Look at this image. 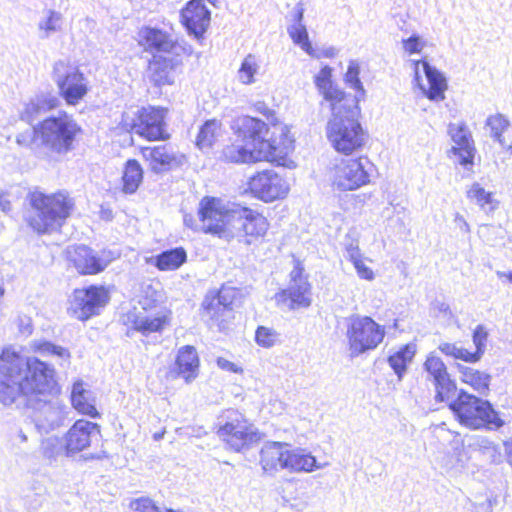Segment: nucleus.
<instances>
[{"label":"nucleus","mask_w":512,"mask_h":512,"mask_svg":"<svg viewBox=\"0 0 512 512\" xmlns=\"http://www.w3.org/2000/svg\"><path fill=\"white\" fill-rule=\"evenodd\" d=\"M100 436L98 424L80 419L66 432L64 440L68 454L74 455L87 449Z\"/></svg>","instance_id":"nucleus-19"},{"label":"nucleus","mask_w":512,"mask_h":512,"mask_svg":"<svg viewBox=\"0 0 512 512\" xmlns=\"http://www.w3.org/2000/svg\"><path fill=\"white\" fill-rule=\"evenodd\" d=\"M457 367L461 374V380L464 383L469 384L481 394L488 391L490 383L489 374L460 364Z\"/></svg>","instance_id":"nucleus-36"},{"label":"nucleus","mask_w":512,"mask_h":512,"mask_svg":"<svg viewBox=\"0 0 512 512\" xmlns=\"http://www.w3.org/2000/svg\"><path fill=\"white\" fill-rule=\"evenodd\" d=\"M164 118V109L149 107L124 113L122 124L147 140H164L168 137L164 131Z\"/></svg>","instance_id":"nucleus-10"},{"label":"nucleus","mask_w":512,"mask_h":512,"mask_svg":"<svg viewBox=\"0 0 512 512\" xmlns=\"http://www.w3.org/2000/svg\"><path fill=\"white\" fill-rule=\"evenodd\" d=\"M186 259L187 254L183 248H174L156 256L155 266L162 271H172L178 269Z\"/></svg>","instance_id":"nucleus-37"},{"label":"nucleus","mask_w":512,"mask_h":512,"mask_svg":"<svg viewBox=\"0 0 512 512\" xmlns=\"http://www.w3.org/2000/svg\"><path fill=\"white\" fill-rule=\"evenodd\" d=\"M223 298H224V297H223L222 293L220 292V293H219V295H218V297H217V301H218V303H219V304H222V299H223Z\"/></svg>","instance_id":"nucleus-64"},{"label":"nucleus","mask_w":512,"mask_h":512,"mask_svg":"<svg viewBox=\"0 0 512 512\" xmlns=\"http://www.w3.org/2000/svg\"><path fill=\"white\" fill-rule=\"evenodd\" d=\"M68 256L76 270L84 275L102 272L113 259L110 251L96 252L85 245L72 247L68 250Z\"/></svg>","instance_id":"nucleus-17"},{"label":"nucleus","mask_w":512,"mask_h":512,"mask_svg":"<svg viewBox=\"0 0 512 512\" xmlns=\"http://www.w3.org/2000/svg\"><path fill=\"white\" fill-rule=\"evenodd\" d=\"M60 103L59 97L52 93L37 94L24 104L20 111V118L27 123H32L42 114L58 108Z\"/></svg>","instance_id":"nucleus-26"},{"label":"nucleus","mask_w":512,"mask_h":512,"mask_svg":"<svg viewBox=\"0 0 512 512\" xmlns=\"http://www.w3.org/2000/svg\"><path fill=\"white\" fill-rule=\"evenodd\" d=\"M501 230V226L496 227L492 225H482L480 227L479 233L486 238V241L490 242L492 245H495V240L491 236L498 235Z\"/></svg>","instance_id":"nucleus-53"},{"label":"nucleus","mask_w":512,"mask_h":512,"mask_svg":"<svg viewBox=\"0 0 512 512\" xmlns=\"http://www.w3.org/2000/svg\"><path fill=\"white\" fill-rule=\"evenodd\" d=\"M343 106L332 110V118L327 124V137L335 150L351 154L364 145L365 136L357 117L359 108L356 100H348Z\"/></svg>","instance_id":"nucleus-3"},{"label":"nucleus","mask_w":512,"mask_h":512,"mask_svg":"<svg viewBox=\"0 0 512 512\" xmlns=\"http://www.w3.org/2000/svg\"><path fill=\"white\" fill-rule=\"evenodd\" d=\"M17 437L19 438L20 442L23 443V442H26L27 441V436L25 435V433L20 430L17 434Z\"/></svg>","instance_id":"nucleus-60"},{"label":"nucleus","mask_w":512,"mask_h":512,"mask_svg":"<svg viewBox=\"0 0 512 512\" xmlns=\"http://www.w3.org/2000/svg\"><path fill=\"white\" fill-rule=\"evenodd\" d=\"M142 180L143 169L139 162L135 159L128 160L125 164L122 176L123 192L126 194L135 193Z\"/></svg>","instance_id":"nucleus-34"},{"label":"nucleus","mask_w":512,"mask_h":512,"mask_svg":"<svg viewBox=\"0 0 512 512\" xmlns=\"http://www.w3.org/2000/svg\"><path fill=\"white\" fill-rule=\"evenodd\" d=\"M128 321L134 330L143 335H149L150 333L161 332L168 325L169 318L163 312L152 314L147 311H139L129 313Z\"/></svg>","instance_id":"nucleus-28"},{"label":"nucleus","mask_w":512,"mask_h":512,"mask_svg":"<svg viewBox=\"0 0 512 512\" xmlns=\"http://www.w3.org/2000/svg\"><path fill=\"white\" fill-rule=\"evenodd\" d=\"M505 450L508 454L512 453V444L505 443Z\"/></svg>","instance_id":"nucleus-63"},{"label":"nucleus","mask_w":512,"mask_h":512,"mask_svg":"<svg viewBox=\"0 0 512 512\" xmlns=\"http://www.w3.org/2000/svg\"><path fill=\"white\" fill-rule=\"evenodd\" d=\"M32 349L34 352H37L42 356H56L65 362H69L70 359V352L68 349L48 341H35L32 344Z\"/></svg>","instance_id":"nucleus-44"},{"label":"nucleus","mask_w":512,"mask_h":512,"mask_svg":"<svg viewBox=\"0 0 512 512\" xmlns=\"http://www.w3.org/2000/svg\"><path fill=\"white\" fill-rule=\"evenodd\" d=\"M16 142L21 146L34 145L35 147H41L39 143H35L33 140V131L31 133H21L16 137Z\"/></svg>","instance_id":"nucleus-56"},{"label":"nucleus","mask_w":512,"mask_h":512,"mask_svg":"<svg viewBox=\"0 0 512 512\" xmlns=\"http://www.w3.org/2000/svg\"><path fill=\"white\" fill-rule=\"evenodd\" d=\"M373 164L366 157L342 159L332 172V185L340 191H352L370 183Z\"/></svg>","instance_id":"nucleus-11"},{"label":"nucleus","mask_w":512,"mask_h":512,"mask_svg":"<svg viewBox=\"0 0 512 512\" xmlns=\"http://www.w3.org/2000/svg\"><path fill=\"white\" fill-rule=\"evenodd\" d=\"M71 402L73 407L82 414L90 417H98L97 409L94 405L92 393L86 390L82 382H76L73 384L71 392Z\"/></svg>","instance_id":"nucleus-31"},{"label":"nucleus","mask_w":512,"mask_h":512,"mask_svg":"<svg viewBox=\"0 0 512 512\" xmlns=\"http://www.w3.org/2000/svg\"><path fill=\"white\" fill-rule=\"evenodd\" d=\"M360 74V66L356 61H350L348 65V69L345 75L346 82L350 85L351 88L356 90L361 96H364L365 90L363 85L359 79Z\"/></svg>","instance_id":"nucleus-47"},{"label":"nucleus","mask_w":512,"mask_h":512,"mask_svg":"<svg viewBox=\"0 0 512 512\" xmlns=\"http://www.w3.org/2000/svg\"><path fill=\"white\" fill-rule=\"evenodd\" d=\"M216 363H217V366L224 371H229V372H233V373H242L243 372V369L240 366L229 361L228 359H226L224 357H218L216 360Z\"/></svg>","instance_id":"nucleus-54"},{"label":"nucleus","mask_w":512,"mask_h":512,"mask_svg":"<svg viewBox=\"0 0 512 512\" xmlns=\"http://www.w3.org/2000/svg\"><path fill=\"white\" fill-rule=\"evenodd\" d=\"M327 465V462L318 463L315 456L302 448L288 449L284 461V469L294 473H310Z\"/></svg>","instance_id":"nucleus-29"},{"label":"nucleus","mask_w":512,"mask_h":512,"mask_svg":"<svg viewBox=\"0 0 512 512\" xmlns=\"http://www.w3.org/2000/svg\"><path fill=\"white\" fill-rule=\"evenodd\" d=\"M275 299L292 310L307 308L311 305L310 284L306 279H300L297 284H291L288 289L277 293Z\"/></svg>","instance_id":"nucleus-27"},{"label":"nucleus","mask_w":512,"mask_h":512,"mask_svg":"<svg viewBox=\"0 0 512 512\" xmlns=\"http://www.w3.org/2000/svg\"><path fill=\"white\" fill-rule=\"evenodd\" d=\"M472 338L476 347V351L472 352V354L475 361L478 362L485 352L488 332L483 325H478L473 332Z\"/></svg>","instance_id":"nucleus-46"},{"label":"nucleus","mask_w":512,"mask_h":512,"mask_svg":"<svg viewBox=\"0 0 512 512\" xmlns=\"http://www.w3.org/2000/svg\"><path fill=\"white\" fill-rule=\"evenodd\" d=\"M232 222V239L246 236L255 238L262 237L269 228V223L262 214L241 206H234Z\"/></svg>","instance_id":"nucleus-16"},{"label":"nucleus","mask_w":512,"mask_h":512,"mask_svg":"<svg viewBox=\"0 0 512 512\" xmlns=\"http://www.w3.org/2000/svg\"><path fill=\"white\" fill-rule=\"evenodd\" d=\"M17 326L22 334L29 335L32 333L31 319L26 315H19L17 317Z\"/></svg>","instance_id":"nucleus-55"},{"label":"nucleus","mask_w":512,"mask_h":512,"mask_svg":"<svg viewBox=\"0 0 512 512\" xmlns=\"http://www.w3.org/2000/svg\"><path fill=\"white\" fill-rule=\"evenodd\" d=\"M177 374L191 382L198 375L199 358L196 349L193 346H184L179 349L176 358Z\"/></svg>","instance_id":"nucleus-30"},{"label":"nucleus","mask_w":512,"mask_h":512,"mask_svg":"<svg viewBox=\"0 0 512 512\" xmlns=\"http://www.w3.org/2000/svg\"><path fill=\"white\" fill-rule=\"evenodd\" d=\"M41 451L45 458L56 460L60 456H70L66 450V442L64 437H48L42 441Z\"/></svg>","instance_id":"nucleus-42"},{"label":"nucleus","mask_w":512,"mask_h":512,"mask_svg":"<svg viewBox=\"0 0 512 512\" xmlns=\"http://www.w3.org/2000/svg\"><path fill=\"white\" fill-rule=\"evenodd\" d=\"M180 61L171 53L162 55L156 54L149 63V78L155 85L161 86L174 82V72Z\"/></svg>","instance_id":"nucleus-24"},{"label":"nucleus","mask_w":512,"mask_h":512,"mask_svg":"<svg viewBox=\"0 0 512 512\" xmlns=\"http://www.w3.org/2000/svg\"><path fill=\"white\" fill-rule=\"evenodd\" d=\"M62 25V15L54 10H48L46 15L39 21L38 29L41 38H48L59 31Z\"/></svg>","instance_id":"nucleus-43"},{"label":"nucleus","mask_w":512,"mask_h":512,"mask_svg":"<svg viewBox=\"0 0 512 512\" xmlns=\"http://www.w3.org/2000/svg\"><path fill=\"white\" fill-rule=\"evenodd\" d=\"M82 131L74 118L67 113L51 116L33 127V140L51 153L63 155L74 148V142Z\"/></svg>","instance_id":"nucleus-5"},{"label":"nucleus","mask_w":512,"mask_h":512,"mask_svg":"<svg viewBox=\"0 0 512 512\" xmlns=\"http://www.w3.org/2000/svg\"><path fill=\"white\" fill-rule=\"evenodd\" d=\"M454 222L461 232L465 234H468L470 232V226L461 214H455Z\"/></svg>","instance_id":"nucleus-57"},{"label":"nucleus","mask_w":512,"mask_h":512,"mask_svg":"<svg viewBox=\"0 0 512 512\" xmlns=\"http://www.w3.org/2000/svg\"><path fill=\"white\" fill-rule=\"evenodd\" d=\"M401 45L404 53L410 56L421 53L426 46V42L419 35L413 34L406 39H402Z\"/></svg>","instance_id":"nucleus-49"},{"label":"nucleus","mask_w":512,"mask_h":512,"mask_svg":"<svg viewBox=\"0 0 512 512\" xmlns=\"http://www.w3.org/2000/svg\"><path fill=\"white\" fill-rule=\"evenodd\" d=\"M0 376L2 404L35 409L33 420L42 433L63 425L66 407L52 399L57 393L53 365L35 356H25L10 346L0 355Z\"/></svg>","instance_id":"nucleus-1"},{"label":"nucleus","mask_w":512,"mask_h":512,"mask_svg":"<svg viewBox=\"0 0 512 512\" xmlns=\"http://www.w3.org/2000/svg\"><path fill=\"white\" fill-rule=\"evenodd\" d=\"M102 214H103V218H105L107 220L111 219V217H112L111 211H108V210L102 211Z\"/></svg>","instance_id":"nucleus-61"},{"label":"nucleus","mask_w":512,"mask_h":512,"mask_svg":"<svg viewBox=\"0 0 512 512\" xmlns=\"http://www.w3.org/2000/svg\"><path fill=\"white\" fill-rule=\"evenodd\" d=\"M302 269L298 266H296L292 271H291V280H292V283L291 284H297L298 281H300V279H304L302 277Z\"/></svg>","instance_id":"nucleus-58"},{"label":"nucleus","mask_w":512,"mask_h":512,"mask_svg":"<svg viewBox=\"0 0 512 512\" xmlns=\"http://www.w3.org/2000/svg\"><path fill=\"white\" fill-rule=\"evenodd\" d=\"M486 126L490 128V136L502 147H505L503 133L510 126V122L507 117L501 113L490 115L486 120Z\"/></svg>","instance_id":"nucleus-41"},{"label":"nucleus","mask_w":512,"mask_h":512,"mask_svg":"<svg viewBox=\"0 0 512 512\" xmlns=\"http://www.w3.org/2000/svg\"><path fill=\"white\" fill-rule=\"evenodd\" d=\"M346 257L349 261L354 262L362 257L357 241L346 239L345 241Z\"/></svg>","instance_id":"nucleus-52"},{"label":"nucleus","mask_w":512,"mask_h":512,"mask_svg":"<svg viewBox=\"0 0 512 512\" xmlns=\"http://www.w3.org/2000/svg\"><path fill=\"white\" fill-rule=\"evenodd\" d=\"M201 229L225 241L232 240L231 225L234 206L229 207L223 200L215 197H204L198 208Z\"/></svg>","instance_id":"nucleus-7"},{"label":"nucleus","mask_w":512,"mask_h":512,"mask_svg":"<svg viewBox=\"0 0 512 512\" xmlns=\"http://www.w3.org/2000/svg\"><path fill=\"white\" fill-rule=\"evenodd\" d=\"M259 69L260 64L257 57L253 54H248L240 65L237 78L242 84L251 85L255 83V75L258 73Z\"/></svg>","instance_id":"nucleus-40"},{"label":"nucleus","mask_w":512,"mask_h":512,"mask_svg":"<svg viewBox=\"0 0 512 512\" xmlns=\"http://www.w3.org/2000/svg\"><path fill=\"white\" fill-rule=\"evenodd\" d=\"M219 438L233 451L240 452L260 440L259 433L243 414L227 410L221 416Z\"/></svg>","instance_id":"nucleus-9"},{"label":"nucleus","mask_w":512,"mask_h":512,"mask_svg":"<svg viewBox=\"0 0 512 512\" xmlns=\"http://www.w3.org/2000/svg\"><path fill=\"white\" fill-rule=\"evenodd\" d=\"M140 36L144 45L156 50L159 54H169L175 48L174 42L161 30L145 28L140 32Z\"/></svg>","instance_id":"nucleus-32"},{"label":"nucleus","mask_w":512,"mask_h":512,"mask_svg":"<svg viewBox=\"0 0 512 512\" xmlns=\"http://www.w3.org/2000/svg\"><path fill=\"white\" fill-rule=\"evenodd\" d=\"M450 409L461 425L472 430H498L505 424L489 401L463 390L450 403Z\"/></svg>","instance_id":"nucleus-6"},{"label":"nucleus","mask_w":512,"mask_h":512,"mask_svg":"<svg viewBox=\"0 0 512 512\" xmlns=\"http://www.w3.org/2000/svg\"><path fill=\"white\" fill-rule=\"evenodd\" d=\"M141 154L155 173L168 171L180 164L176 152L167 144L142 147Z\"/></svg>","instance_id":"nucleus-21"},{"label":"nucleus","mask_w":512,"mask_h":512,"mask_svg":"<svg viewBox=\"0 0 512 512\" xmlns=\"http://www.w3.org/2000/svg\"><path fill=\"white\" fill-rule=\"evenodd\" d=\"M332 69L329 66H324L319 73L315 76L314 82L319 93L324 99L331 104V109L334 110L336 106H343L344 103H348V100L359 101V97H347L345 93L335 86L331 80Z\"/></svg>","instance_id":"nucleus-23"},{"label":"nucleus","mask_w":512,"mask_h":512,"mask_svg":"<svg viewBox=\"0 0 512 512\" xmlns=\"http://www.w3.org/2000/svg\"><path fill=\"white\" fill-rule=\"evenodd\" d=\"M496 275L499 279H507L510 283H512V270L505 272V271H496Z\"/></svg>","instance_id":"nucleus-59"},{"label":"nucleus","mask_w":512,"mask_h":512,"mask_svg":"<svg viewBox=\"0 0 512 512\" xmlns=\"http://www.w3.org/2000/svg\"><path fill=\"white\" fill-rule=\"evenodd\" d=\"M415 352V346L412 344H407L400 348L393 355L389 356V366L394 370L399 380H401L405 374L407 365L413 360Z\"/></svg>","instance_id":"nucleus-39"},{"label":"nucleus","mask_w":512,"mask_h":512,"mask_svg":"<svg viewBox=\"0 0 512 512\" xmlns=\"http://www.w3.org/2000/svg\"><path fill=\"white\" fill-rule=\"evenodd\" d=\"M438 349L446 356L453 357L454 359L463 360L468 363L476 362L472 352L463 347L457 346L455 343H440Z\"/></svg>","instance_id":"nucleus-45"},{"label":"nucleus","mask_w":512,"mask_h":512,"mask_svg":"<svg viewBox=\"0 0 512 512\" xmlns=\"http://www.w3.org/2000/svg\"><path fill=\"white\" fill-rule=\"evenodd\" d=\"M238 137L241 143H232L223 148L222 158L231 163L272 161L277 157V148L269 126L262 120L245 117Z\"/></svg>","instance_id":"nucleus-2"},{"label":"nucleus","mask_w":512,"mask_h":512,"mask_svg":"<svg viewBox=\"0 0 512 512\" xmlns=\"http://www.w3.org/2000/svg\"><path fill=\"white\" fill-rule=\"evenodd\" d=\"M289 444L284 442H267L260 450V465L263 471L274 475L284 469V461L287 455Z\"/></svg>","instance_id":"nucleus-25"},{"label":"nucleus","mask_w":512,"mask_h":512,"mask_svg":"<svg viewBox=\"0 0 512 512\" xmlns=\"http://www.w3.org/2000/svg\"><path fill=\"white\" fill-rule=\"evenodd\" d=\"M414 72V82L428 99L439 102L444 100L447 89L446 78L425 60H409Z\"/></svg>","instance_id":"nucleus-13"},{"label":"nucleus","mask_w":512,"mask_h":512,"mask_svg":"<svg viewBox=\"0 0 512 512\" xmlns=\"http://www.w3.org/2000/svg\"><path fill=\"white\" fill-rule=\"evenodd\" d=\"M278 333L271 328L259 326L256 330L255 340L258 345L264 348H270L278 341Z\"/></svg>","instance_id":"nucleus-48"},{"label":"nucleus","mask_w":512,"mask_h":512,"mask_svg":"<svg viewBox=\"0 0 512 512\" xmlns=\"http://www.w3.org/2000/svg\"><path fill=\"white\" fill-rule=\"evenodd\" d=\"M423 369L427 373V379L432 381L435 386L436 400L448 401L456 392V384L450 378L442 359L434 353H430L423 364Z\"/></svg>","instance_id":"nucleus-18"},{"label":"nucleus","mask_w":512,"mask_h":512,"mask_svg":"<svg viewBox=\"0 0 512 512\" xmlns=\"http://www.w3.org/2000/svg\"><path fill=\"white\" fill-rule=\"evenodd\" d=\"M448 132L455 143L452 147V151L459 157V163L461 165L473 164L475 155L474 141L471 136V132L464 123L450 124Z\"/></svg>","instance_id":"nucleus-22"},{"label":"nucleus","mask_w":512,"mask_h":512,"mask_svg":"<svg viewBox=\"0 0 512 512\" xmlns=\"http://www.w3.org/2000/svg\"><path fill=\"white\" fill-rule=\"evenodd\" d=\"M251 193L264 202L284 198L289 192L288 182L273 170H264L249 180Z\"/></svg>","instance_id":"nucleus-15"},{"label":"nucleus","mask_w":512,"mask_h":512,"mask_svg":"<svg viewBox=\"0 0 512 512\" xmlns=\"http://www.w3.org/2000/svg\"><path fill=\"white\" fill-rule=\"evenodd\" d=\"M134 512H161L149 498H139L130 503Z\"/></svg>","instance_id":"nucleus-50"},{"label":"nucleus","mask_w":512,"mask_h":512,"mask_svg":"<svg viewBox=\"0 0 512 512\" xmlns=\"http://www.w3.org/2000/svg\"><path fill=\"white\" fill-rule=\"evenodd\" d=\"M163 436H164V432H161V433H155V434H154V436H153V438H154L156 441H158V440L162 439V438H163Z\"/></svg>","instance_id":"nucleus-62"},{"label":"nucleus","mask_w":512,"mask_h":512,"mask_svg":"<svg viewBox=\"0 0 512 512\" xmlns=\"http://www.w3.org/2000/svg\"><path fill=\"white\" fill-rule=\"evenodd\" d=\"M181 20L188 33L199 39L210 25L211 13L204 0H190L181 10Z\"/></svg>","instance_id":"nucleus-20"},{"label":"nucleus","mask_w":512,"mask_h":512,"mask_svg":"<svg viewBox=\"0 0 512 512\" xmlns=\"http://www.w3.org/2000/svg\"><path fill=\"white\" fill-rule=\"evenodd\" d=\"M295 23L288 27V33L293 42L299 45L307 54L313 56L314 49L308 39L306 27L301 23L303 18V9L297 7L293 15Z\"/></svg>","instance_id":"nucleus-33"},{"label":"nucleus","mask_w":512,"mask_h":512,"mask_svg":"<svg viewBox=\"0 0 512 512\" xmlns=\"http://www.w3.org/2000/svg\"><path fill=\"white\" fill-rule=\"evenodd\" d=\"M108 300V293L103 287L76 289L70 298L68 312L76 319L84 321L98 314Z\"/></svg>","instance_id":"nucleus-14"},{"label":"nucleus","mask_w":512,"mask_h":512,"mask_svg":"<svg viewBox=\"0 0 512 512\" xmlns=\"http://www.w3.org/2000/svg\"><path fill=\"white\" fill-rule=\"evenodd\" d=\"M352 264L357 272V275L361 279H364L367 281H372L375 279V274H374L373 270L365 264L362 257L359 258L358 260L352 262Z\"/></svg>","instance_id":"nucleus-51"},{"label":"nucleus","mask_w":512,"mask_h":512,"mask_svg":"<svg viewBox=\"0 0 512 512\" xmlns=\"http://www.w3.org/2000/svg\"><path fill=\"white\" fill-rule=\"evenodd\" d=\"M221 122L216 119L207 120L199 129L196 145L199 149H209L221 136Z\"/></svg>","instance_id":"nucleus-35"},{"label":"nucleus","mask_w":512,"mask_h":512,"mask_svg":"<svg viewBox=\"0 0 512 512\" xmlns=\"http://www.w3.org/2000/svg\"><path fill=\"white\" fill-rule=\"evenodd\" d=\"M53 80L68 105H77L88 92V81L78 67L63 60L54 64Z\"/></svg>","instance_id":"nucleus-12"},{"label":"nucleus","mask_w":512,"mask_h":512,"mask_svg":"<svg viewBox=\"0 0 512 512\" xmlns=\"http://www.w3.org/2000/svg\"><path fill=\"white\" fill-rule=\"evenodd\" d=\"M467 198L474 201L485 213H491L498 207L493 193L486 191L479 183H473L467 191Z\"/></svg>","instance_id":"nucleus-38"},{"label":"nucleus","mask_w":512,"mask_h":512,"mask_svg":"<svg viewBox=\"0 0 512 512\" xmlns=\"http://www.w3.org/2000/svg\"><path fill=\"white\" fill-rule=\"evenodd\" d=\"M29 202L35 214L28 219L37 233L57 231L70 216L73 200L64 192L46 195L40 191L29 194Z\"/></svg>","instance_id":"nucleus-4"},{"label":"nucleus","mask_w":512,"mask_h":512,"mask_svg":"<svg viewBox=\"0 0 512 512\" xmlns=\"http://www.w3.org/2000/svg\"><path fill=\"white\" fill-rule=\"evenodd\" d=\"M346 337L352 357L376 349L385 337V329L369 316L348 319Z\"/></svg>","instance_id":"nucleus-8"}]
</instances>
